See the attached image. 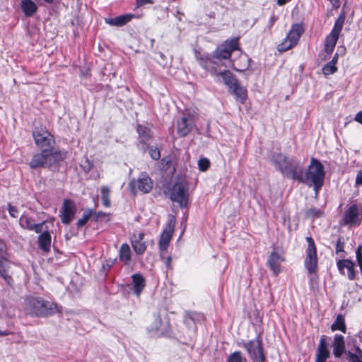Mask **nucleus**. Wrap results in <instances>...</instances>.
Here are the masks:
<instances>
[{
    "label": "nucleus",
    "mask_w": 362,
    "mask_h": 362,
    "mask_svg": "<svg viewBox=\"0 0 362 362\" xmlns=\"http://www.w3.org/2000/svg\"><path fill=\"white\" fill-rule=\"evenodd\" d=\"M238 37L225 41L218 46L211 55L209 54L197 57L200 66L219 81L221 77L229 91L239 83L236 77L228 70L218 71V68L224 66L223 60L230 59L233 52L239 50Z\"/></svg>",
    "instance_id": "f257e3e1"
},
{
    "label": "nucleus",
    "mask_w": 362,
    "mask_h": 362,
    "mask_svg": "<svg viewBox=\"0 0 362 362\" xmlns=\"http://www.w3.org/2000/svg\"><path fill=\"white\" fill-rule=\"evenodd\" d=\"M272 165L286 177L301 183L304 169L300 161L288 158L281 153H274L271 158Z\"/></svg>",
    "instance_id": "f03ea898"
},
{
    "label": "nucleus",
    "mask_w": 362,
    "mask_h": 362,
    "mask_svg": "<svg viewBox=\"0 0 362 362\" xmlns=\"http://www.w3.org/2000/svg\"><path fill=\"white\" fill-rule=\"evenodd\" d=\"M66 152L57 149H43L33 155L29 163L31 169L49 168L66 158Z\"/></svg>",
    "instance_id": "7ed1b4c3"
},
{
    "label": "nucleus",
    "mask_w": 362,
    "mask_h": 362,
    "mask_svg": "<svg viewBox=\"0 0 362 362\" xmlns=\"http://www.w3.org/2000/svg\"><path fill=\"white\" fill-rule=\"evenodd\" d=\"M325 172L321 162L314 158L310 159L308 169L303 175V181L301 183L309 187L313 186L315 194H317L324 184Z\"/></svg>",
    "instance_id": "20e7f679"
},
{
    "label": "nucleus",
    "mask_w": 362,
    "mask_h": 362,
    "mask_svg": "<svg viewBox=\"0 0 362 362\" xmlns=\"http://www.w3.org/2000/svg\"><path fill=\"white\" fill-rule=\"evenodd\" d=\"M25 302L28 312L32 316L47 317L60 311L57 303L41 297H30Z\"/></svg>",
    "instance_id": "39448f33"
},
{
    "label": "nucleus",
    "mask_w": 362,
    "mask_h": 362,
    "mask_svg": "<svg viewBox=\"0 0 362 362\" xmlns=\"http://www.w3.org/2000/svg\"><path fill=\"white\" fill-rule=\"evenodd\" d=\"M345 14L341 13L336 20L334 27L331 30V33L326 37L325 40V52L327 54H331L336 46L338 41L339 34L343 28L345 21Z\"/></svg>",
    "instance_id": "423d86ee"
},
{
    "label": "nucleus",
    "mask_w": 362,
    "mask_h": 362,
    "mask_svg": "<svg viewBox=\"0 0 362 362\" xmlns=\"http://www.w3.org/2000/svg\"><path fill=\"white\" fill-rule=\"evenodd\" d=\"M240 346L244 347L252 362H265L266 356L264 353V349L262 340L257 337L247 342L238 343Z\"/></svg>",
    "instance_id": "0eeeda50"
},
{
    "label": "nucleus",
    "mask_w": 362,
    "mask_h": 362,
    "mask_svg": "<svg viewBox=\"0 0 362 362\" xmlns=\"http://www.w3.org/2000/svg\"><path fill=\"white\" fill-rule=\"evenodd\" d=\"M306 241L308 247L305 250L304 266L310 275L316 274L318 269L317 247L313 238L306 237Z\"/></svg>",
    "instance_id": "6e6552de"
},
{
    "label": "nucleus",
    "mask_w": 362,
    "mask_h": 362,
    "mask_svg": "<svg viewBox=\"0 0 362 362\" xmlns=\"http://www.w3.org/2000/svg\"><path fill=\"white\" fill-rule=\"evenodd\" d=\"M188 185L184 181L176 182L170 190V198L181 208L187 207L188 203Z\"/></svg>",
    "instance_id": "1a4fd4ad"
},
{
    "label": "nucleus",
    "mask_w": 362,
    "mask_h": 362,
    "mask_svg": "<svg viewBox=\"0 0 362 362\" xmlns=\"http://www.w3.org/2000/svg\"><path fill=\"white\" fill-rule=\"evenodd\" d=\"M303 31L302 25L293 24L283 42L278 45V50L283 52L296 46Z\"/></svg>",
    "instance_id": "9d476101"
},
{
    "label": "nucleus",
    "mask_w": 362,
    "mask_h": 362,
    "mask_svg": "<svg viewBox=\"0 0 362 362\" xmlns=\"http://www.w3.org/2000/svg\"><path fill=\"white\" fill-rule=\"evenodd\" d=\"M33 136L35 144L41 150L55 149L54 147L55 144L54 136L45 128H35L33 132Z\"/></svg>",
    "instance_id": "9b49d317"
},
{
    "label": "nucleus",
    "mask_w": 362,
    "mask_h": 362,
    "mask_svg": "<svg viewBox=\"0 0 362 362\" xmlns=\"http://www.w3.org/2000/svg\"><path fill=\"white\" fill-rule=\"evenodd\" d=\"M175 225V218L173 216H170L168 223L163 230L160 240H159V249L160 251V257L163 258V253L167 250L169 243L171 240L172 235L174 232V228Z\"/></svg>",
    "instance_id": "f8f14e48"
},
{
    "label": "nucleus",
    "mask_w": 362,
    "mask_h": 362,
    "mask_svg": "<svg viewBox=\"0 0 362 362\" xmlns=\"http://www.w3.org/2000/svg\"><path fill=\"white\" fill-rule=\"evenodd\" d=\"M132 193L137 190L143 193H148L153 187V182L146 173H141L136 180H132L129 184Z\"/></svg>",
    "instance_id": "ddd939ff"
},
{
    "label": "nucleus",
    "mask_w": 362,
    "mask_h": 362,
    "mask_svg": "<svg viewBox=\"0 0 362 362\" xmlns=\"http://www.w3.org/2000/svg\"><path fill=\"white\" fill-rule=\"evenodd\" d=\"M195 125V119L191 114H183L180 119L177 122V134L185 137L192 132Z\"/></svg>",
    "instance_id": "4468645a"
},
{
    "label": "nucleus",
    "mask_w": 362,
    "mask_h": 362,
    "mask_svg": "<svg viewBox=\"0 0 362 362\" xmlns=\"http://www.w3.org/2000/svg\"><path fill=\"white\" fill-rule=\"evenodd\" d=\"M76 210V205L73 200L64 199L59 215L62 222L65 225L69 224L74 218Z\"/></svg>",
    "instance_id": "2eb2a0df"
},
{
    "label": "nucleus",
    "mask_w": 362,
    "mask_h": 362,
    "mask_svg": "<svg viewBox=\"0 0 362 362\" xmlns=\"http://www.w3.org/2000/svg\"><path fill=\"white\" fill-rule=\"evenodd\" d=\"M361 210L356 204H352L345 211L343 217L344 225H359L361 221Z\"/></svg>",
    "instance_id": "dca6fc26"
},
{
    "label": "nucleus",
    "mask_w": 362,
    "mask_h": 362,
    "mask_svg": "<svg viewBox=\"0 0 362 362\" xmlns=\"http://www.w3.org/2000/svg\"><path fill=\"white\" fill-rule=\"evenodd\" d=\"M19 224L24 229L33 230L36 233H40L43 230L45 221L40 223H35L32 217L26 214H23L19 219Z\"/></svg>",
    "instance_id": "f3484780"
},
{
    "label": "nucleus",
    "mask_w": 362,
    "mask_h": 362,
    "mask_svg": "<svg viewBox=\"0 0 362 362\" xmlns=\"http://www.w3.org/2000/svg\"><path fill=\"white\" fill-rule=\"evenodd\" d=\"M338 270L341 274L344 275V269L347 270V277L349 280H354L356 278V272L354 269V263L349 259H339L337 262Z\"/></svg>",
    "instance_id": "a211bd4d"
},
{
    "label": "nucleus",
    "mask_w": 362,
    "mask_h": 362,
    "mask_svg": "<svg viewBox=\"0 0 362 362\" xmlns=\"http://www.w3.org/2000/svg\"><path fill=\"white\" fill-rule=\"evenodd\" d=\"M144 237L143 233H134L131 238L133 249L137 255H143L146 250V245L143 241Z\"/></svg>",
    "instance_id": "6ab92c4d"
},
{
    "label": "nucleus",
    "mask_w": 362,
    "mask_h": 362,
    "mask_svg": "<svg viewBox=\"0 0 362 362\" xmlns=\"http://www.w3.org/2000/svg\"><path fill=\"white\" fill-rule=\"evenodd\" d=\"M330 356V352L327 349L325 336H322L318 344L316 352L315 362H325Z\"/></svg>",
    "instance_id": "aec40b11"
},
{
    "label": "nucleus",
    "mask_w": 362,
    "mask_h": 362,
    "mask_svg": "<svg viewBox=\"0 0 362 362\" xmlns=\"http://www.w3.org/2000/svg\"><path fill=\"white\" fill-rule=\"evenodd\" d=\"M284 261V258L276 252L273 251L268 257L267 264L275 275H278L280 272V262Z\"/></svg>",
    "instance_id": "412c9836"
},
{
    "label": "nucleus",
    "mask_w": 362,
    "mask_h": 362,
    "mask_svg": "<svg viewBox=\"0 0 362 362\" xmlns=\"http://www.w3.org/2000/svg\"><path fill=\"white\" fill-rule=\"evenodd\" d=\"M333 354L336 358H341L346 353L344 337L341 334H335L332 343Z\"/></svg>",
    "instance_id": "4be33fe9"
},
{
    "label": "nucleus",
    "mask_w": 362,
    "mask_h": 362,
    "mask_svg": "<svg viewBox=\"0 0 362 362\" xmlns=\"http://www.w3.org/2000/svg\"><path fill=\"white\" fill-rule=\"evenodd\" d=\"M38 236V247L45 252H49L51 247L52 238L48 230L42 231Z\"/></svg>",
    "instance_id": "5701e85b"
},
{
    "label": "nucleus",
    "mask_w": 362,
    "mask_h": 362,
    "mask_svg": "<svg viewBox=\"0 0 362 362\" xmlns=\"http://www.w3.org/2000/svg\"><path fill=\"white\" fill-rule=\"evenodd\" d=\"M134 293L139 296L146 286V280L144 277L139 273L134 274L132 276Z\"/></svg>",
    "instance_id": "b1692460"
},
{
    "label": "nucleus",
    "mask_w": 362,
    "mask_h": 362,
    "mask_svg": "<svg viewBox=\"0 0 362 362\" xmlns=\"http://www.w3.org/2000/svg\"><path fill=\"white\" fill-rule=\"evenodd\" d=\"M134 17L133 14H124L115 18H110L105 19V23L112 26H123L129 23Z\"/></svg>",
    "instance_id": "393cba45"
},
{
    "label": "nucleus",
    "mask_w": 362,
    "mask_h": 362,
    "mask_svg": "<svg viewBox=\"0 0 362 362\" xmlns=\"http://www.w3.org/2000/svg\"><path fill=\"white\" fill-rule=\"evenodd\" d=\"M230 92L235 96V100L244 104L247 98V89L242 86L239 83L237 86H234Z\"/></svg>",
    "instance_id": "a878e982"
},
{
    "label": "nucleus",
    "mask_w": 362,
    "mask_h": 362,
    "mask_svg": "<svg viewBox=\"0 0 362 362\" xmlns=\"http://www.w3.org/2000/svg\"><path fill=\"white\" fill-rule=\"evenodd\" d=\"M137 133L140 139V142L145 144L151 140L153 136L151 130L148 127L138 124L136 128Z\"/></svg>",
    "instance_id": "bb28decb"
},
{
    "label": "nucleus",
    "mask_w": 362,
    "mask_h": 362,
    "mask_svg": "<svg viewBox=\"0 0 362 362\" xmlns=\"http://www.w3.org/2000/svg\"><path fill=\"white\" fill-rule=\"evenodd\" d=\"M21 8L26 16H32L37 9L33 0H21Z\"/></svg>",
    "instance_id": "cd10ccee"
},
{
    "label": "nucleus",
    "mask_w": 362,
    "mask_h": 362,
    "mask_svg": "<svg viewBox=\"0 0 362 362\" xmlns=\"http://www.w3.org/2000/svg\"><path fill=\"white\" fill-rule=\"evenodd\" d=\"M331 330L332 332L339 330L342 332L343 333H346V326L345 323L344 317L341 314L337 315L335 320L331 325Z\"/></svg>",
    "instance_id": "c85d7f7f"
},
{
    "label": "nucleus",
    "mask_w": 362,
    "mask_h": 362,
    "mask_svg": "<svg viewBox=\"0 0 362 362\" xmlns=\"http://www.w3.org/2000/svg\"><path fill=\"white\" fill-rule=\"evenodd\" d=\"M119 259L126 265L129 264L131 260V250L128 244L123 243L119 249Z\"/></svg>",
    "instance_id": "c756f323"
},
{
    "label": "nucleus",
    "mask_w": 362,
    "mask_h": 362,
    "mask_svg": "<svg viewBox=\"0 0 362 362\" xmlns=\"http://www.w3.org/2000/svg\"><path fill=\"white\" fill-rule=\"evenodd\" d=\"M101 192V198L103 201V204L105 207H110V189L106 186H103L100 189Z\"/></svg>",
    "instance_id": "7c9ffc66"
},
{
    "label": "nucleus",
    "mask_w": 362,
    "mask_h": 362,
    "mask_svg": "<svg viewBox=\"0 0 362 362\" xmlns=\"http://www.w3.org/2000/svg\"><path fill=\"white\" fill-rule=\"evenodd\" d=\"M247 360L243 356L242 353L240 351H236L230 354L228 358L227 362H246Z\"/></svg>",
    "instance_id": "2f4dec72"
},
{
    "label": "nucleus",
    "mask_w": 362,
    "mask_h": 362,
    "mask_svg": "<svg viewBox=\"0 0 362 362\" xmlns=\"http://www.w3.org/2000/svg\"><path fill=\"white\" fill-rule=\"evenodd\" d=\"M93 211L92 209H87L83 214L81 218L78 219L76 225L78 228H81L86 224L90 218L93 216Z\"/></svg>",
    "instance_id": "473e14b6"
},
{
    "label": "nucleus",
    "mask_w": 362,
    "mask_h": 362,
    "mask_svg": "<svg viewBox=\"0 0 362 362\" xmlns=\"http://www.w3.org/2000/svg\"><path fill=\"white\" fill-rule=\"evenodd\" d=\"M322 73L325 75H330L333 74L337 71V67L336 65L331 64V62H327L322 67Z\"/></svg>",
    "instance_id": "72a5a7b5"
},
{
    "label": "nucleus",
    "mask_w": 362,
    "mask_h": 362,
    "mask_svg": "<svg viewBox=\"0 0 362 362\" xmlns=\"http://www.w3.org/2000/svg\"><path fill=\"white\" fill-rule=\"evenodd\" d=\"M344 245L345 243L344 241V238L341 236H339L337 243H336V254H339L341 252L346 253L344 251Z\"/></svg>",
    "instance_id": "f704fd0d"
},
{
    "label": "nucleus",
    "mask_w": 362,
    "mask_h": 362,
    "mask_svg": "<svg viewBox=\"0 0 362 362\" xmlns=\"http://www.w3.org/2000/svg\"><path fill=\"white\" fill-rule=\"evenodd\" d=\"M198 166L199 169L202 172L207 170L210 166L209 160L206 158H200L198 160Z\"/></svg>",
    "instance_id": "c9c22d12"
},
{
    "label": "nucleus",
    "mask_w": 362,
    "mask_h": 362,
    "mask_svg": "<svg viewBox=\"0 0 362 362\" xmlns=\"http://www.w3.org/2000/svg\"><path fill=\"white\" fill-rule=\"evenodd\" d=\"M0 276L4 279L8 286L11 287L13 286V279L9 274L8 269H6L2 273H0Z\"/></svg>",
    "instance_id": "e433bc0d"
},
{
    "label": "nucleus",
    "mask_w": 362,
    "mask_h": 362,
    "mask_svg": "<svg viewBox=\"0 0 362 362\" xmlns=\"http://www.w3.org/2000/svg\"><path fill=\"white\" fill-rule=\"evenodd\" d=\"M148 151L151 158L155 160H158L160 158V153L158 148L148 146Z\"/></svg>",
    "instance_id": "4c0bfd02"
},
{
    "label": "nucleus",
    "mask_w": 362,
    "mask_h": 362,
    "mask_svg": "<svg viewBox=\"0 0 362 362\" xmlns=\"http://www.w3.org/2000/svg\"><path fill=\"white\" fill-rule=\"evenodd\" d=\"M322 215V212L315 208H312L306 211V216L310 218H319Z\"/></svg>",
    "instance_id": "58836bf2"
},
{
    "label": "nucleus",
    "mask_w": 362,
    "mask_h": 362,
    "mask_svg": "<svg viewBox=\"0 0 362 362\" xmlns=\"http://www.w3.org/2000/svg\"><path fill=\"white\" fill-rule=\"evenodd\" d=\"M199 318L202 319L203 318V315H201V314H197V313H194V312H188V313H186L185 322H187L188 320H191L192 321H195L196 320H198Z\"/></svg>",
    "instance_id": "ea45409f"
},
{
    "label": "nucleus",
    "mask_w": 362,
    "mask_h": 362,
    "mask_svg": "<svg viewBox=\"0 0 362 362\" xmlns=\"http://www.w3.org/2000/svg\"><path fill=\"white\" fill-rule=\"evenodd\" d=\"M7 247L6 245L2 240L0 239V259H6Z\"/></svg>",
    "instance_id": "a19ab883"
},
{
    "label": "nucleus",
    "mask_w": 362,
    "mask_h": 362,
    "mask_svg": "<svg viewBox=\"0 0 362 362\" xmlns=\"http://www.w3.org/2000/svg\"><path fill=\"white\" fill-rule=\"evenodd\" d=\"M346 354L349 362H362V357H360L359 355L355 354L350 351H347Z\"/></svg>",
    "instance_id": "79ce46f5"
},
{
    "label": "nucleus",
    "mask_w": 362,
    "mask_h": 362,
    "mask_svg": "<svg viewBox=\"0 0 362 362\" xmlns=\"http://www.w3.org/2000/svg\"><path fill=\"white\" fill-rule=\"evenodd\" d=\"M160 325H161V320H160V317L158 316H156L154 318L153 326L148 328V329L151 332L157 331L159 329Z\"/></svg>",
    "instance_id": "37998d69"
},
{
    "label": "nucleus",
    "mask_w": 362,
    "mask_h": 362,
    "mask_svg": "<svg viewBox=\"0 0 362 362\" xmlns=\"http://www.w3.org/2000/svg\"><path fill=\"white\" fill-rule=\"evenodd\" d=\"M8 210L9 215L11 217L16 218L18 216V210L16 206L11 205L10 203L8 204Z\"/></svg>",
    "instance_id": "c03bdc74"
},
{
    "label": "nucleus",
    "mask_w": 362,
    "mask_h": 362,
    "mask_svg": "<svg viewBox=\"0 0 362 362\" xmlns=\"http://www.w3.org/2000/svg\"><path fill=\"white\" fill-rule=\"evenodd\" d=\"M356 261L358 266L362 265V246L358 245L356 250Z\"/></svg>",
    "instance_id": "a18cd8bd"
},
{
    "label": "nucleus",
    "mask_w": 362,
    "mask_h": 362,
    "mask_svg": "<svg viewBox=\"0 0 362 362\" xmlns=\"http://www.w3.org/2000/svg\"><path fill=\"white\" fill-rule=\"evenodd\" d=\"M136 6L141 7L146 4H153V0H136Z\"/></svg>",
    "instance_id": "49530a36"
},
{
    "label": "nucleus",
    "mask_w": 362,
    "mask_h": 362,
    "mask_svg": "<svg viewBox=\"0 0 362 362\" xmlns=\"http://www.w3.org/2000/svg\"><path fill=\"white\" fill-rule=\"evenodd\" d=\"M93 215L95 221H98L100 219L106 216V214L103 211L95 212Z\"/></svg>",
    "instance_id": "de8ad7c7"
},
{
    "label": "nucleus",
    "mask_w": 362,
    "mask_h": 362,
    "mask_svg": "<svg viewBox=\"0 0 362 362\" xmlns=\"http://www.w3.org/2000/svg\"><path fill=\"white\" fill-rule=\"evenodd\" d=\"M356 185H362V170H360L356 177Z\"/></svg>",
    "instance_id": "09e8293b"
},
{
    "label": "nucleus",
    "mask_w": 362,
    "mask_h": 362,
    "mask_svg": "<svg viewBox=\"0 0 362 362\" xmlns=\"http://www.w3.org/2000/svg\"><path fill=\"white\" fill-rule=\"evenodd\" d=\"M7 261L6 259H0V273H2L6 269H8L7 265L6 264L5 262Z\"/></svg>",
    "instance_id": "8fccbe9b"
},
{
    "label": "nucleus",
    "mask_w": 362,
    "mask_h": 362,
    "mask_svg": "<svg viewBox=\"0 0 362 362\" xmlns=\"http://www.w3.org/2000/svg\"><path fill=\"white\" fill-rule=\"evenodd\" d=\"M231 66H232V68H233L234 70H235V71H239V72H243V71H244L245 69H247L248 68V66H249V64H246V66H245V67H244V68H238V67H236V66H235V64H234V63H232Z\"/></svg>",
    "instance_id": "3c124183"
},
{
    "label": "nucleus",
    "mask_w": 362,
    "mask_h": 362,
    "mask_svg": "<svg viewBox=\"0 0 362 362\" xmlns=\"http://www.w3.org/2000/svg\"><path fill=\"white\" fill-rule=\"evenodd\" d=\"M355 120L362 124V111L357 113Z\"/></svg>",
    "instance_id": "603ef678"
},
{
    "label": "nucleus",
    "mask_w": 362,
    "mask_h": 362,
    "mask_svg": "<svg viewBox=\"0 0 362 362\" xmlns=\"http://www.w3.org/2000/svg\"><path fill=\"white\" fill-rule=\"evenodd\" d=\"M277 21V17L274 15H272L269 19V26H272L274 23Z\"/></svg>",
    "instance_id": "864d4df0"
},
{
    "label": "nucleus",
    "mask_w": 362,
    "mask_h": 362,
    "mask_svg": "<svg viewBox=\"0 0 362 362\" xmlns=\"http://www.w3.org/2000/svg\"><path fill=\"white\" fill-rule=\"evenodd\" d=\"M171 261H172V258L170 256H168L166 259H165V265L168 268H171Z\"/></svg>",
    "instance_id": "5fc2aeb1"
},
{
    "label": "nucleus",
    "mask_w": 362,
    "mask_h": 362,
    "mask_svg": "<svg viewBox=\"0 0 362 362\" xmlns=\"http://www.w3.org/2000/svg\"><path fill=\"white\" fill-rule=\"evenodd\" d=\"M338 57H339V54L337 53H336L334 55L332 59L329 62H331V64H332L336 65V64L337 63V61H338Z\"/></svg>",
    "instance_id": "6e6d98bb"
},
{
    "label": "nucleus",
    "mask_w": 362,
    "mask_h": 362,
    "mask_svg": "<svg viewBox=\"0 0 362 362\" xmlns=\"http://www.w3.org/2000/svg\"><path fill=\"white\" fill-rule=\"evenodd\" d=\"M355 351V354H358L360 357H362V350L358 346L356 347Z\"/></svg>",
    "instance_id": "4d7b16f0"
},
{
    "label": "nucleus",
    "mask_w": 362,
    "mask_h": 362,
    "mask_svg": "<svg viewBox=\"0 0 362 362\" xmlns=\"http://www.w3.org/2000/svg\"><path fill=\"white\" fill-rule=\"evenodd\" d=\"M10 334V332L8 330H0V336L4 337Z\"/></svg>",
    "instance_id": "13d9d810"
},
{
    "label": "nucleus",
    "mask_w": 362,
    "mask_h": 362,
    "mask_svg": "<svg viewBox=\"0 0 362 362\" xmlns=\"http://www.w3.org/2000/svg\"><path fill=\"white\" fill-rule=\"evenodd\" d=\"M45 2L48 3V4H51L53 2L54 0H44Z\"/></svg>",
    "instance_id": "bf43d9fd"
}]
</instances>
